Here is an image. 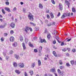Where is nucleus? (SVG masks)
I'll return each mask as SVG.
<instances>
[{"instance_id":"nucleus-13","label":"nucleus","mask_w":76,"mask_h":76,"mask_svg":"<svg viewBox=\"0 0 76 76\" xmlns=\"http://www.w3.org/2000/svg\"><path fill=\"white\" fill-rule=\"evenodd\" d=\"M15 72L16 73H17V74H18V75H19V74H20V72L19 70H15Z\"/></svg>"},{"instance_id":"nucleus-49","label":"nucleus","mask_w":76,"mask_h":76,"mask_svg":"<svg viewBox=\"0 0 76 76\" xmlns=\"http://www.w3.org/2000/svg\"><path fill=\"white\" fill-rule=\"evenodd\" d=\"M13 53V51L12 50H11L10 52V54H12Z\"/></svg>"},{"instance_id":"nucleus-29","label":"nucleus","mask_w":76,"mask_h":76,"mask_svg":"<svg viewBox=\"0 0 76 76\" xmlns=\"http://www.w3.org/2000/svg\"><path fill=\"white\" fill-rule=\"evenodd\" d=\"M65 17H66V16H65V15H63L61 17V19H64L65 18Z\"/></svg>"},{"instance_id":"nucleus-3","label":"nucleus","mask_w":76,"mask_h":76,"mask_svg":"<svg viewBox=\"0 0 76 76\" xmlns=\"http://www.w3.org/2000/svg\"><path fill=\"white\" fill-rule=\"evenodd\" d=\"M18 65L19 67H20V68H23V67H24V64L22 63H19Z\"/></svg>"},{"instance_id":"nucleus-30","label":"nucleus","mask_w":76,"mask_h":76,"mask_svg":"<svg viewBox=\"0 0 76 76\" xmlns=\"http://www.w3.org/2000/svg\"><path fill=\"white\" fill-rule=\"evenodd\" d=\"M67 48H64L62 50L63 51H64V52H65V51H67Z\"/></svg>"},{"instance_id":"nucleus-15","label":"nucleus","mask_w":76,"mask_h":76,"mask_svg":"<svg viewBox=\"0 0 76 76\" xmlns=\"http://www.w3.org/2000/svg\"><path fill=\"white\" fill-rule=\"evenodd\" d=\"M39 7L40 9H42L43 8V6L41 3L39 4Z\"/></svg>"},{"instance_id":"nucleus-9","label":"nucleus","mask_w":76,"mask_h":76,"mask_svg":"<svg viewBox=\"0 0 76 76\" xmlns=\"http://www.w3.org/2000/svg\"><path fill=\"white\" fill-rule=\"evenodd\" d=\"M65 3L67 4V5H68V8H69V6H70V3L69 2V1H67V0H65Z\"/></svg>"},{"instance_id":"nucleus-6","label":"nucleus","mask_w":76,"mask_h":76,"mask_svg":"<svg viewBox=\"0 0 76 76\" xmlns=\"http://www.w3.org/2000/svg\"><path fill=\"white\" fill-rule=\"evenodd\" d=\"M29 28L28 26H26V28H25V31L26 33H28L27 31H29Z\"/></svg>"},{"instance_id":"nucleus-57","label":"nucleus","mask_w":76,"mask_h":76,"mask_svg":"<svg viewBox=\"0 0 76 76\" xmlns=\"http://www.w3.org/2000/svg\"><path fill=\"white\" fill-rule=\"evenodd\" d=\"M68 15V16H70V12L68 13L67 14Z\"/></svg>"},{"instance_id":"nucleus-55","label":"nucleus","mask_w":76,"mask_h":76,"mask_svg":"<svg viewBox=\"0 0 76 76\" xmlns=\"http://www.w3.org/2000/svg\"><path fill=\"white\" fill-rule=\"evenodd\" d=\"M56 25V22H54L52 23V25Z\"/></svg>"},{"instance_id":"nucleus-58","label":"nucleus","mask_w":76,"mask_h":76,"mask_svg":"<svg viewBox=\"0 0 76 76\" xmlns=\"http://www.w3.org/2000/svg\"><path fill=\"white\" fill-rule=\"evenodd\" d=\"M22 45H23V47L25 46V44L24 43H23Z\"/></svg>"},{"instance_id":"nucleus-19","label":"nucleus","mask_w":76,"mask_h":76,"mask_svg":"<svg viewBox=\"0 0 76 76\" xmlns=\"http://www.w3.org/2000/svg\"><path fill=\"white\" fill-rule=\"evenodd\" d=\"M30 25H32V26H36V24L30 22Z\"/></svg>"},{"instance_id":"nucleus-8","label":"nucleus","mask_w":76,"mask_h":76,"mask_svg":"<svg viewBox=\"0 0 76 76\" xmlns=\"http://www.w3.org/2000/svg\"><path fill=\"white\" fill-rule=\"evenodd\" d=\"M5 10L9 12H10V8L7 7H5Z\"/></svg>"},{"instance_id":"nucleus-38","label":"nucleus","mask_w":76,"mask_h":76,"mask_svg":"<svg viewBox=\"0 0 76 76\" xmlns=\"http://www.w3.org/2000/svg\"><path fill=\"white\" fill-rule=\"evenodd\" d=\"M34 51L35 53H37L38 52V50L36 49H35L34 50Z\"/></svg>"},{"instance_id":"nucleus-47","label":"nucleus","mask_w":76,"mask_h":76,"mask_svg":"<svg viewBox=\"0 0 76 76\" xmlns=\"http://www.w3.org/2000/svg\"><path fill=\"white\" fill-rule=\"evenodd\" d=\"M1 40L2 42H3V41H4V39H3V38H2L1 39Z\"/></svg>"},{"instance_id":"nucleus-7","label":"nucleus","mask_w":76,"mask_h":76,"mask_svg":"<svg viewBox=\"0 0 76 76\" xmlns=\"http://www.w3.org/2000/svg\"><path fill=\"white\" fill-rule=\"evenodd\" d=\"M51 72H52V73H55L56 72V69L55 68H52L50 70Z\"/></svg>"},{"instance_id":"nucleus-17","label":"nucleus","mask_w":76,"mask_h":76,"mask_svg":"<svg viewBox=\"0 0 76 76\" xmlns=\"http://www.w3.org/2000/svg\"><path fill=\"white\" fill-rule=\"evenodd\" d=\"M38 64L39 66H40L41 65V61L40 60H38Z\"/></svg>"},{"instance_id":"nucleus-53","label":"nucleus","mask_w":76,"mask_h":76,"mask_svg":"<svg viewBox=\"0 0 76 76\" xmlns=\"http://www.w3.org/2000/svg\"><path fill=\"white\" fill-rule=\"evenodd\" d=\"M39 49L40 50H42V46H40L39 47Z\"/></svg>"},{"instance_id":"nucleus-2","label":"nucleus","mask_w":76,"mask_h":76,"mask_svg":"<svg viewBox=\"0 0 76 76\" xmlns=\"http://www.w3.org/2000/svg\"><path fill=\"white\" fill-rule=\"evenodd\" d=\"M28 17L30 20H31V21H34V15H32V14H31V13H29V14L28 15Z\"/></svg>"},{"instance_id":"nucleus-1","label":"nucleus","mask_w":76,"mask_h":76,"mask_svg":"<svg viewBox=\"0 0 76 76\" xmlns=\"http://www.w3.org/2000/svg\"><path fill=\"white\" fill-rule=\"evenodd\" d=\"M57 71L59 76H63L64 75V73H65L64 71H61V70L60 69H58Z\"/></svg>"},{"instance_id":"nucleus-14","label":"nucleus","mask_w":76,"mask_h":76,"mask_svg":"<svg viewBox=\"0 0 76 76\" xmlns=\"http://www.w3.org/2000/svg\"><path fill=\"white\" fill-rule=\"evenodd\" d=\"M13 65L15 67H17L18 66V65H17V64L15 62H14L13 63Z\"/></svg>"},{"instance_id":"nucleus-44","label":"nucleus","mask_w":76,"mask_h":76,"mask_svg":"<svg viewBox=\"0 0 76 76\" xmlns=\"http://www.w3.org/2000/svg\"><path fill=\"white\" fill-rule=\"evenodd\" d=\"M25 41L27 43V42H28V39L27 38H26V40Z\"/></svg>"},{"instance_id":"nucleus-21","label":"nucleus","mask_w":76,"mask_h":76,"mask_svg":"<svg viewBox=\"0 0 76 76\" xmlns=\"http://www.w3.org/2000/svg\"><path fill=\"white\" fill-rule=\"evenodd\" d=\"M53 54L55 57H57V54H56V52L55 51H53Z\"/></svg>"},{"instance_id":"nucleus-24","label":"nucleus","mask_w":76,"mask_h":76,"mask_svg":"<svg viewBox=\"0 0 76 76\" xmlns=\"http://www.w3.org/2000/svg\"><path fill=\"white\" fill-rule=\"evenodd\" d=\"M51 37V35L50 34H48L47 35V38L48 39H50V37Z\"/></svg>"},{"instance_id":"nucleus-26","label":"nucleus","mask_w":76,"mask_h":76,"mask_svg":"<svg viewBox=\"0 0 76 76\" xmlns=\"http://www.w3.org/2000/svg\"><path fill=\"white\" fill-rule=\"evenodd\" d=\"M56 30L53 31V32L52 33V34H53V35H55V36H56Z\"/></svg>"},{"instance_id":"nucleus-32","label":"nucleus","mask_w":76,"mask_h":76,"mask_svg":"<svg viewBox=\"0 0 76 76\" xmlns=\"http://www.w3.org/2000/svg\"><path fill=\"white\" fill-rule=\"evenodd\" d=\"M29 73H30L31 75H33V71H32V70H31L30 72Z\"/></svg>"},{"instance_id":"nucleus-54","label":"nucleus","mask_w":76,"mask_h":76,"mask_svg":"<svg viewBox=\"0 0 76 76\" xmlns=\"http://www.w3.org/2000/svg\"><path fill=\"white\" fill-rule=\"evenodd\" d=\"M71 39H71V38L68 39L67 40V41L68 42H69V41H70L71 40Z\"/></svg>"},{"instance_id":"nucleus-20","label":"nucleus","mask_w":76,"mask_h":76,"mask_svg":"<svg viewBox=\"0 0 76 76\" xmlns=\"http://www.w3.org/2000/svg\"><path fill=\"white\" fill-rule=\"evenodd\" d=\"M72 12H74V13H75V11H76V9H75V8L74 7H72Z\"/></svg>"},{"instance_id":"nucleus-25","label":"nucleus","mask_w":76,"mask_h":76,"mask_svg":"<svg viewBox=\"0 0 76 76\" xmlns=\"http://www.w3.org/2000/svg\"><path fill=\"white\" fill-rule=\"evenodd\" d=\"M59 68H60V69H61V70L63 69H64V66H59Z\"/></svg>"},{"instance_id":"nucleus-52","label":"nucleus","mask_w":76,"mask_h":76,"mask_svg":"<svg viewBox=\"0 0 76 76\" xmlns=\"http://www.w3.org/2000/svg\"><path fill=\"white\" fill-rule=\"evenodd\" d=\"M57 16H58V17L60 16V12H59L58 13V15H57Z\"/></svg>"},{"instance_id":"nucleus-39","label":"nucleus","mask_w":76,"mask_h":76,"mask_svg":"<svg viewBox=\"0 0 76 76\" xmlns=\"http://www.w3.org/2000/svg\"><path fill=\"white\" fill-rule=\"evenodd\" d=\"M53 44H56V40H55L53 41Z\"/></svg>"},{"instance_id":"nucleus-61","label":"nucleus","mask_w":76,"mask_h":76,"mask_svg":"<svg viewBox=\"0 0 76 76\" xmlns=\"http://www.w3.org/2000/svg\"><path fill=\"white\" fill-rule=\"evenodd\" d=\"M33 39L34 40H36L37 39V37H35L33 38Z\"/></svg>"},{"instance_id":"nucleus-63","label":"nucleus","mask_w":76,"mask_h":76,"mask_svg":"<svg viewBox=\"0 0 76 76\" xmlns=\"http://www.w3.org/2000/svg\"><path fill=\"white\" fill-rule=\"evenodd\" d=\"M16 7H15L13 9V10H14V11H15V10H16Z\"/></svg>"},{"instance_id":"nucleus-35","label":"nucleus","mask_w":76,"mask_h":76,"mask_svg":"<svg viewBox=\"0 0 76 76\" xmlns=\"http://www.w3.org/2000/svg\"><path fill=\"white\" fill-rule=\"evenodd\" d=\"M47 32H48V31L47 30V29L46 28L45 30V34H47Z\"/></svg>"},{"instance_id":"nucleus-34","label":"nucleus","mask_w":76,"mask_h":76,"mask_svg":"<svg viewBox=\"0 0 76 76\" xmlns=\"http://www.w3.org/2000/svg\"><path fill=\"white\" fill-rule=\"evenodd\" d=\"M51 2L53 4H55L56 3H55V2L54 0H51Z\"/></svg>"},{"instance_id":"nucleus-60","label":"nucleus","mask_w":76,"mask_h":76,"mask_svg":"<svg viewBox=\"0 0 76 76\" xmlns=\"http://www.w3.org/2000/svg\"><path fill=\"white\" fill-rule=\"evenodd\" d=\"M23 50H26V47L25 46H23Z\"/></svg>"},{"instance_id":"nucleus-12","label":"nucleus","mask_w":76,"mask_h":76,"mask_svg":"<svg viewBox=\"0 0 76 76\" xmlns=\"http://www.w3.org/2000/svg\"><path fill=\"white\" fill-rule=\"evenodd\" d=\"M15 58H16L17 60H19V59L20 58L19 56L17 55H15Z\"/></svg>"},{"instance_id":"nucleus-27","label":"nucleus","mask_w":76,"mask_h":76,"mask_svg":"<svg viewBox=\"0 0 76 76\" xmlns=\"http://www.w3.org/2000/svg\"><path fill=\"white\" fill-rule=\"evenodd\" d=\"M14 31H13V30H11L10 31V34H11V35H12L13 34H14Z\"/></svg>"},{"instance_id":"nucleus-59","label":"nucleus","mask_w":76,"mask_h":76,"mask_svg":"<svg viewBox=\"0 0 76 76\" xmlns=\"http://www.w3.org/2000/svg\"><path fill=\"white\" fill-rule=\"evenodd\" d=\"M29 29H30V31L31 32L32 31V28H29Z\"/></svg>"},{"instance_id":"nucleus-56","label":"nucleus","mask_w":76,"mask_h":76,"mask_svg":"<svg viewBox=\"0 0 76 76\" xmlns=\"http://www.w3.org/2000/svg\"><path fill=\"white\" fill-rule=\"evenodd\" d=\"M67 50H68V51H70V48H67Z\"/></svg>"},{"instance_id":"nucleus-11","label":"nucleus","mask_w":76,"mask_h":76,"mask_svg":"<svg viewBox=\"0 0 76 76\" xmlns=\"http://www.w3.org/2000/svg\"><path fill=\"white\" fill-rule=\"evenodd\" d=\"M17 45H18V44L16 42H15L12 44V46H13L14 47H16Z\"/></svg>"},{"instance_id":"nucleus-33","label":"nucleus","mask_w":76,"mask_h":76,"mask_svg":"<svg viewBox=\"0 0 76 76\" xmlns=\"http://www.w3.org/2000/svg\"><path fill=\"white\" fill-rule=\"evenodd\" d=\"M31 66H32L33 68H34L35 67V63L32 64Z\"/></svg>"},{"instance_id":"nucleus-36","label":"nucleus","mask_w":76,"mask_h":76,"mask_svg":"<svg viewBox=\"0 0 76 76\" xmlns=\"http://www.w3.org/2000/svg\"><path fill=\"white\" fill-rule=\"evenodd\" d=\"M66 65L67 67H70V64L68 63H66Z\"/></svg>"},{"instance_id":"nucleus-22","label":"nucleus","mask_w":76,"mask_h":76,"mask_svg":"<svg viewBox=\"0 0 76 76\" xmlns=\"http://www.w3.org/2000/svg\"><path fill=\"white\" fill-rule=\"evenodd\" d=\"M59 64L60 65H62V64H63V62H62V60H60L59 61Z\"/></svg>"},{"instance_id":"nucleus-40","label":"nucleus","mask_w":76,"mask_h":76,"mask_svg":"<svg viewBox=\"0 0 76 76\" xmlns=\"http://www.w3.org/2000/svg\"><path fill=\"white\" fill-rule=\"evenodd\" d=\"M72 52H73V53H75V52H76V50H75V49H73L72 50Z\"/></svg>"},{"instance_id":"nucleus-43","label":"nucleus","mask_w":76,"mask_h":76,"mask_svg":"<svg viewBox=\"0 0 76 76\" xmlns=\"http://www.w3.org/2000/svg\"><path fill=\"white\" fill-rule=\"evenodd\" d=\"M6 5H9V1H7L6 2Z\"/></svg>"},{"instance_id":"nucleus-64","label":"nucleus","mask_w":76,"mask_h":76,"mask_svg":"<svg viewBox=\"0 0 76 76\" xmlns=\"http://www.w3.org/2000/svg\"><path fill=\"white\" fill-rule=\"evenodd\" d=\"M54 75L55 76H58V75H57V74L56 73H54Z\"/></svg>"},{"instance_id":"nucleus-23","label":"nucleus","mask_w":76,"mask_h":76,"mask_svg":"<svg viewBox=\"0 0 76 76\" xmlns=\"http://www.w3.org/2000/svg\"><path fill=\"white\" fill-rule=\"evenodd\" d=\"M50 16H51V17L52 19H53V18H54V15H53V13H50Z\"/></svg>"},{"instance_id":"nucleus-5","label":"nucleus","mask_w":76,"mask_h":76,"mask_svg":"<svg viewBox=\"0 0 76 76\" xmlns=\"http://www.w3.org/2000/svg\"><path fill=\"white\" fill-rule=\"evenodd\" d=\"M40 42L41 43L42 42H46V40H45L44 39H41L40 37Z\"/></svg>"},{"instance_id":"nucleus-45","label":"nucleus","mask_w":76,"mask_h":76,"mask_svg":"<svg viewBox=\"0 0 76 76\" xmlns=\"http://www.w3.org/2000/svg\"><path fill=\"white\" fill-rule=\"evenodd\" d=\"M47 17L48 19H50V15H49L47 14Z\"/></svg>"},{"instance_id":"nucleus-10","label":"nucleus","mask_w":76,"mask_h":76,"mask_svg":"<svg viewBox=\"0 0 76 76\" xmlns=\"http://www.w3.org/2000/svg\"><path fill=\"white\" fill-rule=\"evenodd\" d=\"M15 23H11L10 24V26L12 28H15Z\"/></svg>"},{"instance_id":"nucleus-41","label":"nucleus","mask_w":76,"mask_h":76,"mask_svg":"<svg viewBox=\"0 0 76 76\" xmlns=\"http://www.w3.org/2000/svg\"><path fill=\"white\" fill-rule=\"evenodd\" d=\"M45 22L46 23H48V20H45Z\"/></svg>"},{"instance_id":"nucleus-28","label":"nucleus","mask_w":76,"mask_h":76,"mask_svg":"<svg viewBox=\"0 0 76 76\" xmlns=\"http://www.w3.org/2000/svg\"><path fill=\"white\" fill-rule=\"evenodd\" d=\"M70 63L72 66L74 65V61L73 60L71 61H70Z\"/></svg>"},{"instance_id":"nucleus-42","label":"nucleus","mask_w":76,"mask_h":76,"mask_svg":"<svg viewBox=\"0 0 76 76\" xmlns=\"http://www.w3.org/2000/svg\"><path fill=\"white\" fill-rule=\"evenodd\" d=\"M4 28V26H0V28Z\"/></svg>"},{"instance_id":"nucleus-16","label":"nucleus","mask_w":76,"mask_h":76,"mask_svg":"<svg viewBox=\"0 0 76 76\" xmlns=\"http://www.w3.org/2000/svg\"><path fill=\"white\" fill-rule=\"evenodd\" d=\"M59 8L60 10H62V9H63V6H62L61 4V3H60L59 4Z\"/></svg>"},{"instance_id":"nucleus-31","label":"nucleus","mask_w":76,"mask_h":76,"mask_svg":"<svg viewBox=\"0 0 76 76\" xmlns=\"http://www.w3.org/2000/svg\"><path fill=\"white\" fill-rule=\"evenodd\" d=\"M20 41H21L22 42L23 41V37H22V36H21L20 37Z\"/></svg>"},{"instance_id":"nucleus-62","label":"nucleus","mask_w":76,"mask_h":76,"mask_svg":"<svg viewBox=\"0 0 76 76\" xmlns=\"http://www.w3.org/2000/svg\"><path fill=\"white\" fill-rule=\"evenodd\" d=\"M46 13H49V10H47Z\"/></svg>"},{"instance_id":"nucleus-48","label":"nucleus","mask_w":76,"mask_h":76,"mask_svg":"<svg viewBox=\"0 0 76 76\" xmlns=\"http://www.w3.org/2000/svg\"><path fill=\"white\" fill-rule=\"evenodd\" d=\"M24 75L25 76H28V75H27V73H26V72H24Z\"/></svg>"},{"instance_id":"nucleus-18","label":"nucleus","mask_w":76,"mask_h":76,"mask_svg":"<svg viewBox=\"0 0 76 76\" xmlns=\"http://www.w3.org/2000/svg\"><path fill=\"white\" fill-rule=\"evenodd\" d=\"M28 45L30 47H33L34 45H32V44H31V42H29L28 43Z\"/></svg>"},{"instance_id":"nucleus-50","label":"nucleus","mask_w":76,"mask_h":76,"mask_svg":"<svg viewBox=\"0 0 76 76\" xmlns=\"http://www.w3.org/2000/svg\"><path fill=\"white\" fill-rule=\"evenodd\" d=\"M56 39H57V40H58V39H59V38H58V36H56Z\"/></svg>"},{"instance_id":"nucleus-37","label":"nucleus","mask_w":76,"mask_h":76,"mask_svg":"<svg viewBox=\"0 0 76 76\" xmlns=\"http://www.w3.org/2000/svg\"><path fill=\"white\" fill-rule=\"evenodd\" d=\"M1 10L3 14H5V12H4V10L3 9H2Z\"/></svg>"},{"instance_id":"nucleus-46","label":"nucleus","mask_w":76,"mask_h":76,"mask_svg":"<svg viewBox=\"0 0 76 76\" xmlns=\"http://www.w3.org/2000/svg\"><path fill=\"white\" fill-rule=\"evenodd\" d=\"M47 25L48 26H51V24L49 23V24H47Z\"/></svg>"},{"instance_id":"nucleus-51","label":"nucleus","mask_w":76,"mask_h":76,"mask_svg":"<svg viewBox=\"0 0 76 76\" xmlns=\"http://www.w3.org/2000/svg\"><path fill=\"white\" fill-rule=\"evenodd\" d=\"M63 45H64V42H61V46H63Z\"/></svg>"},{"instance_id":"nucleus-4","label":"nucleus","mask_w":76,"mask_h":76,"mask_svg":"<svg viewBox=\"0 0 76 76\" xmlns=\"http://www.w3.org/2000/svg\"><path fill=\"white\" fill-rule=\"evenodd\" d=\"M10 40L11 42H13L15 41V38L13 37H11L10 39Z\"/></svg>"}]
</instances>
